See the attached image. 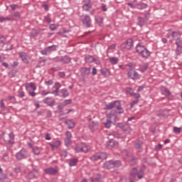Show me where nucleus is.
Wrapping results in <instances>:
<instances>
[{
	"label": "nucleus",
	"mask_w": 182,
	"mask_h": 182,
	"mask_svg": "<svg viewBox=\"0 0 182 182\" xmlns=\"http://www.w3.org/2000/svg\"><path fill=\"white\" fill-rule=\"evenodd\" d=\"M117 117V111H112L111 112L107 114V119L104 122V126L106 129H110L112 127V124L114 122H116V118Z\"/></svg>",
	"instance_id": "f257e3e1"
},
{
	"label": "nucleus",
	"mask_w": 182,
	"mask_h": 182,
	"mask_svg": "<svg viewBox=\"0 0 182 182\" xmlns=\"http://www.w3.org/2000/svg\"><path fill=\"white\" fill-rule=\"evenodd\" d=\"M105 110H110L112 109H116L118 110L117 114H122L124 113V109L122 108V104L119 101H114L110 102L109 104L106 105Z\"/></svg>",
	"instance_id": "f03ea898"
},
{
	"label": "nucleus",
	"mask_w": 182,
	"mask_h": 182,
	"mask_svg": "<svg viewBox=\"0 0 182 182\" xmlns=\"http://www.w3.org/2000/svg\"><path fill=\"white\" fill-rule=\"evenodd\" d=\"M136 50L139 55H140L144 59H148L150 58V51L146 48L144 46H141V44L138 43L136 46Z\"/></svg>",
	"instance_id": "7ed1b4c3"
},
{
	"label": "nucleus",
	"mask_w": 182,
	"mask_h": 182,
	"mask_svg": "<svg viewBox=\"0 0 182 182\" xmlns=\"http://www.w3.org/2000/svg\"><path fill=\"white\" fill-rule=\"evenodd\" d=\"M120 166H122V161H119V160H117V161L110 160V161H106L104 164L103 167H104V168H106L107 170H111V168H114V167H120Z\"/></svg>",
	"instance_id": "20e7f679"
},
{
	"label": "nucleus",
	"mask_w": 182,
	"mask_h": 182,
	"mask_svg": "<svg viewBox=\"0 0 182 182\" xmlns=\"http://www.w3.org/2000/svg\"><path fill=\"white\" fill-rule=\"evenodd\" d=\"M90 150V146L85 143L77 144L75 147V153H87Z\"/></svg>",
	"instance_id": "39448f33"
},
{
	"label": "nucleus",
	"mask_w": 182,
	"mask_h": 182,
	"mask_svg": "<svg viewBox=\"0 0 182 182\" xmlns=\"http://www.w3.org/2000/svg\"><path fill=\"white\" fill-rule=\"evenodd\" d=\"M61 85L60 82H55L53 87H55V90H53V91H48V92H46V90H43L42 92H41V95L43 96H46V95H49V94H51V95H54L55 96H59V89H60L61 87Z\"/></svg>",
	"instance_id": "423d86ee"
},
{
	"label": "nucleus",
	"mask_w": 182,
	"mask_h": 182,
	"mask_svg": "<svg viewBox=\"0 0 182 182\" xmlns=\"http://www.w3.org/2000/svg\"><path fill=\"white\" fill-rule=\"evenodd\" d=\"M92 161H97L98 160H106L107 159V154L105 152H98L90 156Z\"/></svg>",
	"instance_id": "0eeeda50"
},
{
	"label": "nucleus",
	"mask_w": 182,
	"mask_h": 182,
	"mask_svg": "<svg viewBox=\"0 0 182 182\" xmlns=\"http://www.w3.org/2000/svg\"><path fill=\"white\" fill-rule=\"evenodd\" d=\"M80 19L85 28H92V18L89 15L81 16Z\"/></svg>",
	"instance_id": "6e6552de"
},
{
	"label": "nucleus",
	"mask_w": 182,
	"mask_h": 182,
	"mask_svg": "<svg viewBox=\"0 0 182 182\" xmlns=\"http://www.w3.org/2000/svg\"><path fill=\"white\" fill-rule=\"evenodd\" d=\"M56 49H58V46L53 45L51 46H48L46 48H44L43 50H42L41 51V55H44L45 56H46V55H49V53H50V52H53L54 50H56Z\"/></svg>",
	"instance_id": "1a4fd4ad"
},
{
	"label": "nucleus",
	"mask_w": 182,
	"mask_h": 182,
	"mask_svg": "<svg viewBox=\"0 0 182 182\" xmlns=\"http://www.w3.org/2000/svg\"><path fill=\"white\" fill-rule=\"evenodd\" d=\"M9 139L6 141V146L9 150H11L12 144L15 143V134L14 132H11L9 134Z\"/></svg>",
	"instance_id": "9d476101"
},
{
	"label": "nucleus",
	"mask_w": 182,
	"mask_h": 182,
	"mask_svg": "<svg viewBox=\"0 0 182 182\" xmlns=\"http://www.w3.org/2000/svg\"><path fill=\"white\" fill-rule=\"evenodd\" d=\"M122 46L125 48V49H127V50H130L131 49H133V46H134L133 38H128L126 41V42L122 44Z\"/></svg>",
	"instance_id": "9b49d317"
},
{
	"label": "nucleus",
	"mask_w": 182,
	"mask_h": 182,
	"mask_svg": "<svg viewBox=\"0 0 182 182\" xmlns=\"http://www.w3.org/2000/svg\"><path fill=\"white\" fill-rule=\"evenodd\" d=\"M127 76L129 79H132V80H134L136 79H140V74H139L137 71L133 70H130L127 73Z\"/></svg>",
	"instance_id": "f8f14e48"
},
{
	"label": "nucleus",
	"mask_w": 182,
	"mask_h": 182,
	"mask_svg": "<svg viewBox=\"0 0 182 182\" xmlns=\"http://www.w3.org/2000/svg\"><path fill=\"white\" fill-rule=\"evenodd\" d=\"M85 60L88 63H92V62H95L96 65H100V61L99 60V59L95 58V57H93V55H85Z\"/></svg>",
	"instance_id": "ddd939ff"
},
{
	"label": "nucleus",
	"mask_w": 182,
	"mask_h": 182,
	"mask_svg": "<svg viewBox=\"0 0 182 182\" xmlns=\"http://www.w3.org/2000/svg\"><path fill=\"white\" fill-rule=\"evenodd\" d=\"M16 157L17 160H23V159L28 157V151L25 149H22L16 154Z\"/></svg>",
	"instance_id": "4468645a"
},
{
	"label": "nucleus",
	"mask_w": 182,
	"mask_h": 182,
	"mask_svg": "<svg viewBox=\"0 0 182 182\" xmlns=\"http://www.w3.org/2000/svg\"><path fill=\"white\" fill-rule=\"evenodd\" d=\"M98 127H99V122L90 119L89 129L91 130V132H95V130H97Z\"/></svg>",
	"instance_id": "2eb2a0df"
},
{
	"label": "nucleus",
	"mask_w": 182,
	"mask_h": 182,
	"mask_svg": "<svg viewBox=\"0 0 182 182\" xmlns=\"http://www.w3.org/2000/svg\"><path fill=\"white\" fill-rule=\"evenodd\" d=\"M175 45H176V55H181L182 53V41L181 40H177L175 42Z\"/></svg>",
	"instance_id": "dca6fc26"
},
{
	"label": "nucleus",
	"mask_w": 182,
	"mask_h": 182,
	"mask_svg": "<svg viewBox=\"0 0 182 182\" xmlns=\"http://www.w3.org/2000/svg\"><path fill=\"white\" fill-rule=\"evenodd\" d=\"M48 100H52V97H47L43 100V102L45 103V105L50 106V107H53V106L56 105V101H55V100H53L51 102H48Z\"/></svg>",
	"instance_id": "f3484780"
},
{
	"label": "nucleus",
	"mask_w": 182,
	"mask_h": 182,
	"mask_svg": "<svg viewBox=\"0 0 182 182\" xmlns=\"http://www.w3.org/2000/svg\"><path fill=\"white\" fill-rule=\"evenodd\" d=\"M44 173H46V174H48L49 176H55V174L58 173V170L55 168L50 167L45 168Z\"/></svg>",
	"instance_id": "a211bd4d"
},
{
	"label": "nucleus",
	"mask_w": 182,
	"mask_h": 182,
	"mask_svg": "<svg viewBox=\"0 0 182 182\" xmlns=\"http://www.w3.org/2000/svg\"><path fill=\"white\" fill-rule=\"evenodd\" d=\"M117 144H118L117 141H116L114 139H110L109 141L106 142L105 147L107 149H113V147H114L115 146H117Z\"/></svg>",
	"instance_id": "6ab92c4d"
},
{
	"label": "nucleus",
	"mask_w": 182,
	"mask_h": 182,
	"mask_svg": "<svg viewBox=\"0 0 182 182\" xmlns=\"http://www.w3.org/2000/svg\"><path fill=\"white\" fill-rule=\"evenodd\" d=\"M19 58L22 60L24 63H29V56H28V54L26 53L20 52L18 53Z\"/></svg>",
	"instance_id": "aec40b11"
},
{
	"label": "nucleus",
	"mask_w": 182,
	"mask_h": 182,
	"mask_svg": "<svg viewBox=\"0 0 182 182\" xmlns=\"http://www.w3.org/2000/svg\"><path fill=\"white\" fill-rule=\"evenodd\" d=\"M66 138L65 139V143L67 146H69L72 143V133L67 131L65 133Z\"/></svg>",
	"instance_id": "412c9836"
},
{
	"label": "nucleus",
	"mask_w": 182,
	"mask_h": 182,
	"mask_svg": "<svg viewBox=\"0 0 182 182\" xmlns=\"http://www.w3.org/2000/svg\"><path fill=\"white\" fill-rule=\"evenodd\" d=\"M146 170V166L142 165L141 168L139 170V171L136 172V176L139 180L143 178V176H144V171Z\"/></svg>",
	"instance_id": "4be33fe9"
},
{
	"label": "nucleus",
	"mask_w": 182,
	"mask_h": 182,
	"mask_svg": "<svg viewBox=\"0 0 182 182\" xmlns=\"http://www.w3.org/2000/svg\"><path fill=\"white\" fill-rule=\"evenodd\" d=\"M171 36L174 41H181V33L178 31H173L171 33Z\"/></svg>",
	"instance_id": "5701e85b"
},
{
	"label": "nucleus",
	"mask_w": 182,
	"mask_h": 182,
	"mask_svg": "<svg viewBox=\"0 0 182 182\" xmlns=\"http://www.w3.org/2000/svg\"><path fill=\"white\" fill-rule=\"evenodd\" d=\"M143 141H137L135 142L134 144V147L136 149V150H137V151H143Z\"/></svg>",
	"instance_id": "b1692460"
},
{
	"label": "nucleus",
	"mask_w": 182,
	"mask_h": 182,
	"mask_svg": "<svg viewBox=\"0 0 182 182\" xmlns=\"http://www.w3.org/2000/svg\"><path fill=\"white\" fill-rule=\"evenodd\" d=\"M61 62L65 64L70 63V62H72V58L68 55L61 56Z\"/></svg>",
	"instance_id": "393cba45"
},
{
	"label": "nucleus",
	"mask_w": 182,
	"mask_h": 182,
	"mask_svg": "<svg viewBox=\"0 0 182 182\" xmlns=\"http://www.w3.org/2000/svg\"><path fill=\"white\" fill-rule=\"evenodd\" d=\"M91 8H92V3H90V1H88L87 3H85L82 6L83 11H85L86 12L89 11Z\"/></svg>",
	"instance_id": "a878e982"
},
{
	"label": "nucleus",
	"mask_w": 182,
	"mask_h": 182,
	"mask_svg": "<svg viewBox=\"0 0 182 182\" xmlns=\"http://www.w3.org/2000/svg\"><path fill=\"white\" fill-rule=\"evenodd\" d=\"M144 23H146V20H144V18L138 17L137 18V25L142 28V26H144Z\"/></svg>",
	"instance_id": "bb28decb"
},
{
	"label": "nucleus",
	"mask_w": 182,
	"mask_h": 182,
	"mask_svg": "<svg viewBox=\"0 0 182 182\" xmlns=\"http://www.w3.org/2000/svg\"><path fill=\"white\" fill-rule=\"evenodd\" d=\"M136 8L138 9H146V8H147V4L141 2L137 3L136 4Z\"/></svg>",
	"instance_id": "cd10ccee"
},
{
	"label": "nucleus",
	"mask_w": 182,
	"mask_h": 182,
	"mask_svg": "<svg viewBox=\"0 0 182 182\" xmlns=\"http://www.w3.org/2000/svg\"><path fill=\"white\" fill-rule=\"evenodd\" d=\"M65 124H68V129H73L75 127V122L72 119H68L65 122Z\"/></svg>",
	"instance_id": "c85d7f7f"
},
{
	"label": "nucleus",
	"mask_w": 182,
	"mask_h": 182,
	"mask_svg": "<svg viewBox=\"0 0 182 182\" xmlns=\"http://www.w3.org/2000/svg\"><path fill=\"white\" fill-rule=\"evenodd\" d=\"M36 174H38V171L33 170V171L28 173V178H30V180H32V178H35V177H36Z\"/></svg>",
	"instance_id": "c756f323"
},
{
	"label": "nucleus",
	"mask_w": 182,
	"mask_h": 182,
	"mask_svg": "<svg viewBox=\"0 0 182 182\" xmlns=\"http://www.w3.org/2000/svg\"><path fill=\"white\" fill-rule=\"evenodd\" d=\"M131 178H136L137 177V168H133L130 172Z\"/></svg>",
	"instance_id": "7c9ffc66"
},
{
	"label": "nucleus",
	"mask_w": 182,
	"mask_h": 182,
	"mask_svg": "<svg viewBox=\"0 0 182 182\" xmlns=\"http://www.w3.org/2000/svg\"><path fill=\"white\" fill-rule=\"evenodd\" d=\"M161 90L163 92L165 96H170V95H171V92H170V90H168V88L166 87H162L161 88Z\"/></svg>",
	"instance_id": "2f4dec72"
},
{
	"label": "nucleus",
	"mask_w": 182,
	"mask_h": 182,
	"mask_svg": "<svg viewBox=\"0 0 182 182\" xmlns=\"http://www.w3.org/2000/svg\"><path fill=\"white\" fill-rule=\"evenodd\" d=\"M101 73L104 75V76H110V70L107 68L101 69Z\"/></svg>",
	"instance_id": "473e14b6"
},
{
	"label": "nucleus",
	"mask_w": 182,
	"mask_h": 182,
	"mask_svg": "<svg viewBox=\"0 0 182 182\" xmlns=\"http://www.w3.org/2000/svg\"><path fill=\"white\" fill-rule=\"evenodd\" d=\"M96 23H98L100 26L103 24V17L97 16L95 18Z\"/></svg>",
	"instance_id": "72a5a7b5"
},
{
	"label": "nucleus",
	"mask_w": 182,
	"mask_h": 182,
	"mask_svg": "<svg viewBox=\"0 0 182 182\" xmlns=\"http://www.w3.org/2000/svg\"><path fill=\"white\" fill-rule=\"evenodd\" d=\"M50 146L53 149H58V147H59V146H60V141H55L53 144H50Z\"/></svg>",
	"instance_id": "f704fd0d"
},
{
	"label": "nucleus",
	"mask_w": 182,
	"mask_h": 182,
	"mask_svg": "<svg viewBox=\"0 0 182 182\" xmlns=\"http://www.w3.org/2000/svg\"><path fill=\"white\" fill-rule=\"evenodd\" d=\"M60 93H62V97H68L69 96V92L66 89H62L60 90Z\"/></svg>",
	"instance_id": "c9c22d12"
},
{
	"label": "nucleus",
	"mask_w": 182,
	"mask_h": 182,
	"mask_svg": "<svg viewBox=\"0 0 182 182\" xmlns=\"http://www.w3.org/2000/svg\"><path fill=\"white\" fill-rule=\"evenodd\" d=\"M147 69H149V64H144L139 68V70L141 73H144Z\"/></svg>",
	"instance_id": "e433bc0d"
},
{
	"label": "nucleus",
	"mask_w": 182,
	"mask_h": 182,
	"mask_svg": "<svg viewBox=\"0 0 182 182\" xmlns=\"http://www.w3.org/2000/svg\"><path fill=\"white\" fill-rule=\"evenodd\" d=\"M28 87H31V89L35 90L36 89V85H35V83L33 82H30L26 85V89H28Z\"/></svg>",
	"instance_id": "4c0bfd02"
},
{
	"label": "nucleus",
	"mask_w": 182,
	"mask_h": 182,
	"mask_svg": "<svg viewBox=\"0 0 182 182\" xmlns=\"http://www.w3.org/2000/svg\"><path fill=\"white\" fill-rule=\"evenodd\" d=\"M77 164V159H73L70 161L69 166L70 167H73V166H76Z\"/></svg>",
	"instance_id": "58836bf2"
},
{
	"label": "nucleus",
	"mask_w": 182,
	"mask_h": 182,
	"mask_svg": "<svg viewBox=\"0 0 182 182\" xmlns=\"http://www.w3.org/2000/svg\"><path fill=\"white\" fill-rule=\"evenodd\" d=\"M54 63H58V62H62V56H56L51 59Z\"/></svg>",
	"instance_id": "ea45409f"
},
{
	"label": "nucleus",
	"mask_w": 182,
	"mask_h": 182,
	"mask_svg": "<svg viewBox=\"0 0 182 182\" xmlns=\"http://www.w3.org/2000/svg\"><path fill=\"white\" fill-rule=\"evenodd\" d=\"M81 72L84 75H89L90 73V69L87 68H83L81 69Z\"/></svg>",
	"instance_id": "a19ab883"
},
{
	"label": "nucleus",
	"mask_w": 182,
	"mask_h": 182,
	"mask_svg": "<svg viewBox=\"0 0 182 182\" xmlns=\"http://www.w3.org/2000/svg\"><path fill=\"white\" fill-rule=\"evenodd\" d=\"M109 62L112 65H116V63L119 62V59L117 58L112 57L109 58Z\"/></svg>",
	"instance_id": "79ce46f5"
},
{
	"label": "nucleus",
	"mask_w": 182,
	"mask_h": 182,
	"mask_svg": "<svg viewBox=\"0 0 182 182\" xmlns=\"http://www.w3.org/2000/svg\"><path fill=\"white\" fill-rule=\"evenodd\" d=\"M33 153H34V154H36V156H39V154H41V151L38 147H33Z\"/></svg>",
	"instance_id": "37998d69"
},
{
	"label": "nucleus",
	"mask_w": 182,
	"mask_h": 182,
	"mask_svg": "<svg viewBox=\"0 0 182 182\" xmlns=\"http://www.w3.org/2000/svg\"><path fill=\"white\" fill-rule=\"evenodd\" d=\"M7 100H9L10 102H11V103H16V99L15 98V96H9Z\"/></svg>",
	"instance_id": "c03bdc74"
},
{
	"label": "nucleus",
	"mask_w": 182,
	"mask_h": 182,
	"mask_svg": "<svg viewBox=\"0 0 182 182\" xmlns=\"http://www.w3.org/2000/svg\"><path fill=\"white\" fill-rule=\"evenodd\" d=\"M44 22L47 23H50L52 22V18L49 16H44Z\"/></svg>",
	"instance_id": "a18cd8bd"
},
{
	"label": "nucleus",
	"mask_w": 182,
	"mask_h": 182,
	"mask_svg": "<svg viewBox=\"0 0 182 182\" xmlns=\"http://www.w3.org/2000/svg\"><path fill=\"white\" fill-rule=\"evenodd\" d=\"M5 45V37L0 36V46H4Z\"/></svg>",
	"instance_id": "49530a36"
},
{
	"label": "nucleus",
	"mask_w": 182,
	"mask_h": 182,
	"mask_svg": "<svg viewBox=\"0 0 182 182\" xmlns=\"http://www.w3.org/2000/svg\"><path fill=\"white\" fill-rule=\"evenodd\" d=\"M18 97H25V92L22 90H18Z\"/></svg>",
	"instance_id": "de8ad7c7"
},
{
	"label": "nucleus",
	"mask_w": 182,
	"mask_h": 182,
	"mask_svg": "<svg viewBox=\"0 0 182 182\" xmlns=\"http://www.w3.org/2000/svg\"><path fill=\"white\" fill-rule=\"evenodd\" d=\"M68 156V151L66 150H63L61 151V157H63L65 159V157Z\"/></svg>",
	"instance_id": "09e8293b"
},
{
	"label": "nucleus",
	"mask_w": 182,
	"mask_h": 182,
	"mask_svg": "<svg viewBox=\"0 0 182 182\" xmlns=\"http://www.w3.org/2000/svg\"><path fill=\"white\" fill-rule=\"evenodd\" d=\"M139 103V100H134L130 103V107H134L135 105Z\"/></svg>",
	"instance_id": "8fccbe9b"
},
{
	"label": "nucleus",
	"mask_w": 182,
	"mask_h": 182,
	"mask_svg": "<svg viewBox=\"0 0 182 182\" xmlns=\"http://www.w3.org/2000/svg\"><path fill=\"white\" fill-rule=\"evenodd\" d=\"M173 132H174V133H176V134H178V133H181V129H180L177 127H175L173 128Z\"/></svg>",
	"instance_id": "3c124183"
},
{
	"label": "nucleus",
	"mask_w": 182,
	"mask_h": 182,
	"mask_svg": "<svg viewBox=\"0 0 182 182\" xmlns=\"http://www.w3.org/2000/svg\"><path fill=\"white\" fill-rule=\"evenodd\" d=\"M6 21H11L9 17H0V22H6Z\"/></svg>",
	"instance_id": "603ef678"
},
{
	"label": "nucleus",
	"mask_w": 182,
	"mask_h": 182,
	"mask_svg": "<svg viewBox=\"0 0 182 182\" xmlns=\"http://www.w3.org/2000/svg\"><path fill=\"white\" fill-rule=\"evenodd\" d=\"M70 103H72V100H65L64 102H63V105L68 106V105H70Z\"/></svg>",
	"instance_id": "864d4df0"
},
{
	"label": "nucleus",
	"mask_w": 182,
	"mask_h": 182,
	"mask_svg": "<svg viewBox=\"0 0 182 182\" xmlns=\"http://www.w3.org/2000/svg\"><path fill=\"white\" fill-rule=\"evenodd\" d=\"M49 29H50V31H55L56 30V26L54 23L50 24L49 26Z\"/></svg>",
	"instance_id": "5fc2aeb1"
},
{
	"label": "nucleus",
	"mask_w": 182,
	"mask_h": 182,
	"mask_svg": "<svg viewBox=\"0 0 182 182\" xmlns=\"http://www.w3.org/2000/svg\"><path fill=\"white\" fill-rule=\"evenodd\" d=\"M22 170L21 169V166H18L14 169V171L16 174H19Z\"/></svg>",
	"instance_id": "6e6d98bb"
},
{
	"label": "nucleus",
	"mask_w": 182,
	"mask_h": 182,
	"mask_svg": "<svg viewBox=\"0 0 182 182\" xmlns=\"http://www.w3.org/2000/svg\"><path fill=\"white\" fill-rule=\"evenodd\" d=\"M6 178H8V176L6 174H1L0 181H4V180H6Z\"/></svg>",
	"instance_id": "4d7b16f0"
},
{
	"label": "nucleus",
	"mask_w": 182,
	"mask_h": 182,
	"mask_svg": "<svg viewBox=\"0 0 182 182\" xmlns=\"http://www.w3.org/2000/svg\"><path fill=\"white\" fill-rule=\"evenodd\" d=\"M63 107H65V105H63V103H60V104L58 106V110H60V112H62V110H63Z\"/></svg>",
	"instance_id": "13d9d810"
},
{
	"label": "nucleus",
	"mask_w": 182,
	"mask_h": 182,
	"mask_svg": "<svg viewBox=\"0 0 182 182\" xmlns=\"http://www.w3.org/2000/svg\"><path fill=\"white\" fill-rule=\"evenodd\" d=\"M132 96H134V97H135V99H136L137 100L140 99V94L139 93H133Z\"/></svg>",
	"instance_id": "bf43d9fd"
},
{
	"label": "nucleus",
	"mask_w": 182,
	"mask_h": 182,
	"mask_svg": "<svg viewBox=\"0 0 182 182\" xmlns=\"http://www.w3.org/2000/svg\"><path fill=\"white\" fill-rule=\"evenodd\" d=\"M101 9L104 12H106V11H107V8L106 7V4H102Z\"/></svg>",
	"instance_id": "052dcab7"
},
{
	"label": "nucleus",
	"mask_w": 182,
	"mask_h": 182,
	"mask_svg": "<svg viewBox=\"0 0 182 182\" xmlns=\"http://www.w3.org/2000/svg\"><path fill=\"white\" fill-rule=\"evenodd\" d=\"M13 49V46L12 44H9L6 48V50H12Z\"/></svg>",
	"instance_id": "680f3d73"
},
{
	"label": "nucleus",
	"mask_w": 182,
	"mask_h": 182,
	"mask_svg": "<svg viewBox=\"0 0 182 182\" xmlns=\"http://www.w3.org/2000/svg\"><path fill=\"white\" fill-rule=\"evenodd\" d=\"M19 65V63L18 61H14L13 64L11 65L12 68H16Z\"/></svg>",
	"instance_id": "e2e57ef3"
},
{
	"label": "nucleus",
	"mask_w": 182,
	"mask_h": 182,
	"mask_svg": "<svg viewBox=\"0 0 182 182\" xmlns=\"http://www.w3.org/2000/svg\"><path fill=\"white\" fill-rule=\"evenodd\" d=\"M13 15L14 16H15V18H21V15L19 14V12H14Z\"/></svg>",
	"instance_id": "0e129e2a"
},
{
	"label": "nucleus",
	"mask_w": 182,
	"mask_h": 182,
	"mask_svg": "<svg viewBox=\"0 0 182 182\" xmlns=\"http://www.w3.org/2000/svg\"><path fill=\"white\" fill-rule=\"evenodd\" d=\"M46 85H53V80H50L48 81L45 82Z\"/></svg>",
	"instance_id": "69168bd1"
},
{
	"label": "nucleus",
	"mask_w": 182,
	"mask_h": 182,
	"mask_svg": "<svg viewBox=\"0 0 182 182\" xmlns=\"http://www.w3.org/2000/svg\"><path fill=\"white\" fill-rule=\"evenodd\" d=\"M127 5L128 6H130V8H132V9H134L136 6V4H133L132 3H128Z\"/></svg>",
	"instance_id": "338daca9"
},
{
	"label": "nucleus",
	"mask_w": 182,
	"mask_h": 182,
	"mask_svg": "<svg viewBox=\"0 0 182 182\" xmlns=\"http://www.w3.org/2000/svg\"><path fill=\"white\" fill-rule=\"evenodd\" d=\"M144 89V86H140L139 87V88L137 89V92H141Z\"/></svg>",
	"instance_id": "774afa93"
}]
</instances>
